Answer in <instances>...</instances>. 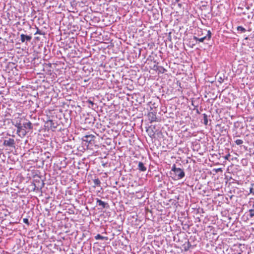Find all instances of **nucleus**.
Returning <instances> with one entry per match:
<instances>
[{
  "instance_id": "obj_6",
  "label": "nucleus",
  "mask_w": 254,
  "mask_h": 254,
  "mask_svg": "<svg viewBox=\"0 0 254 254\" xmlns=\"http://www.w3.org/2000/svg\"><path fill=\"white\" fill-rule=\"evenodd\" d=\"M96 137L93 134L86 135L83 137V140L89 143H92L95 139Z\"/></svg>"
},
{
  "instance_id": "obj_16",
  "label": "nucleus",
  "mask_w": 254,
  "mask_h": 254,
  "mask_svg": "<svg viewBox=\"0 0 254 254\" xmlns=\"http://www.w3.org/2000/svg\"><path fill=\"white\" fill-rule=\"evenodd\" d=\"M243 140L242 139H237L235 141V143L237 145H241L243 143Z\"/></svg>"
},
{
  "instance_id": "obj_10",
  "label": "nucleus",
  "mask_w": 254,
  "mask_h": 254,
  "mask_svg": "<svg viewBox=\"0 0 254 254\" xmlns=\"http://www.w3.org/2000/svg\"><path fill=\"white\" fill-rule=\"evenodd\" d=\"M31 39L32 37L31 36L25 35L24 34H21L20 35V40L22 43L29 42Z\"/></svg>"
},
{
  "instance_id": "obj_9",
  "label": "nucleus",
  "mask_w": 254,
  "mask_h": 254,
  "mask_svg": "<svg viewBox=\"0 0 254 254\" xmlns=\"http://www.w3.org/2000/svg\"><path fill=\"white\" fill-rule=\"evenodd\" d=\"M7 209L0 205V219H2L7 215Z\"/></svg>"
},
{
  "instance_id": "obj_14",
  "label": "nucleus",
  "mask_w": 254,
  "mask_h": 254,
  "mask_svg": "<svg viewBox=\"0 0 254 254\" xmlns=\"http://www.w3.org/2000/svg\"><path fill=\"white\" fill-rule=\"evenodd\" d=\"M95 238L96 240H107V237H103L100 234L97 235L95 237Z\"/></svg>"
},
{
  "instance_id": "obj_4",
  "label": "nucleus",
  "mask_w": 254,
  "mask_h": 254,
  "mask_svg": "<svg viewBox=\"0 0 254 254\" xmlns=\"http://www.w3.org/2000/svg\"><path fill=\"white\" fill-rule=\"evenodd\" d=\"M46 125L48 130L51 129L53 131L57 128L58 126L57 122L51 120H48L46 123Z\"/></svg>"
},
{
  "instance_id": "obj_19",
  "label": "nucleus",
  "mask_w": 254,
  "mask_h": 254,
  "mask_svg": "<svg viewBox=\"0 0 254 254\" xmlns=\"http://www.w3.org/2000/svg\"><path fill=\"white\" fill-rule=\"evenodd\" d=\"M36 34H39V35L42 34L41 31L38 29V28H37V31L35 33V35H36Z\"/></svg>"
},
{
  "instance_id": "obj_3",
  "label": "nucleus",
  "mask_w": 254,
  "mask_h": 254,
  "mask_svg": "<svg viewBox=\"0 0 254 254\" xmlns=\"http://www.w3.org/2000/svg\"><path fill=\"white\" fill-rule=\"evenodd\" d=\"M172 171L174 172L178 180L181 179L185 176V172L183 170L180 168H176L175 165L173 166Z\"/></svg>"
},
{
  "instance_id": "obj_12",
  "label": "nucleus",
  "mask_w": 254,
  "mask_h": 254,
  "mask_svg": "<svg viewBox=\"0 0 254 254\" xmlns=\"http://www.w3.org/2000/svg\"><path fill=\"white\" fill-rule=\"evenodd\" d=\"M94 183L93 187L95 188L97 186H100L101 184V182L98 178L95 179L93 180Z\"/></svg>"
},
{
  "instance_id": "obj_1",
  "label": "nucleus",
  "mask_w": 254,
  "mask_h": 254,
  "mask_svg": "<svg viewBox=\"0 0 254 254\" xmlns=\"http://www.w3.org/2000/svg\"><path fill=\"white\" fill-rule=\"evenodd\" d=\"M15 124L14 126L17 127V134L20 137H24L26 134L33 128L32 123L29 121H26L21 124L22 118L17 117L15 118Z\"/></svg>"
},
{
  "instance_id": "obj_13",
  "label": "nucleus",
  "mask_w": 254,
  "mask_h": 254,
  "mask_svg": "<svg viewBox=\"0 0 254 254\" xmlns=\"http://www.w3.org/2000/svg\"><path fill=\"white\" fill-rule=\"evenodd\" d=\"M97 202L99 205L102 206L103 208H105L106 205L107 204L105 202H104L102 200L99 199H97Z\"/></svg>"
},
{
  "instance_id": "obj_11",
  "label": "nucleus",
  "mask_w": 254,
  "mask_h": 254,
  "mask_svg": "<svg viewBox=\"0 0 254 254\" xmlns=\"http://www.w3.org/2000/svg\"><path fill=\"white\" fill-rule=\"evenodd\" d=\"M138 169L142 172H144L146 170V167L144 166L143 163L141 162H139L138 165Z\"/></svg>"
},
{
  "instance_id": "obj_2",
  "label": "nucleus",
  "mask_w": 254,
  "mask_h": 254,
  "mask_svg": "<svg viewBox=\"0 0 254 254\" xmlns=\"http://www.w3.org/2000/svg\"><path fill=\"white\" fill-rule=\"evenodd\" d=\"M207 34L205 36H201L202 35V31L203 30L201 29H197V35L198 37L194 36L193 39L196 41H199V42H203L204 40L206 39L207 40H209L211 38V33L209 30L206 31L205 30Z\"/></svg>"
},
{
  "instance_id": "obj_23",
  "label": "nucleus",
  "mask_w": 254,
  "mask_h": 254,
  "mask_svg": "<svg viewBox=\"0 0 254 254\" xmlns=\"http://www.w3.org/2000/svg\"><path fill=\"white\" fill-rule=\"evenodd\" d=\"M87 102L89 104H90V105H91L92 106H93L94 104V102L90 100H88Z\"/></svg>"
},
{
  "instance_id": "obj_7",
  "label": "nucleus",
  "mask_w": 254,
  "mask_h": 254,
  "mask_svg": "<svg viewBox=\"0 0 254 254\" xmlns=\"http://www.w3.org/2000/svg\"><path fill=\"white\" fill-rule=\"evenodd\" d=\"M3 144L6 146L14 147L15 141L13 138H9L7 140H4Z\"/></svg>"
},
{
  "instance_id": "obj_18",
  "label": "nucleus",
  "mask_w": 254,
  "mask_h": 254,
  "mask_svg": "<svg viewBox=\"0 0 254 254\" xmlns=\"http://www.w3.org/2000/svg\"><path fill=\"white\" fill-rule=\"evenodd\" d=\"M230 154L228 152V154L223 157V158L225 159V160H228V161H230V159H229V158L230 157Z\"/></svg>"
},
{
  "instance_id": "obj_22",
  "label": "nucleus",
  "mask_w": 254,
  "mask_h": 254,
  "mask_svg": "<svg viewBox=\"0 0 254 254\" xmlns=\"http://www.w3.org/2000/svg\"><path fill=\"white\" fill-rule=\"evenodd\" d=\"M253 190H254V188L253 187H251L250 188V192L254 194V192L253 191Z\"/></svg>"
},
{
  "instance_id": "obj_20",
  "label": "nucleus",
  "mask_w": 254,
  "mask_h": 254,
  "mask_svg": "<svg viewBox=\"0 0 254 254\" xmlns=\"http://www.w3.org/2000/svg\"><path fill=\"white\" fill-rule=\"evenodd\" d=\"M23 221L24 223L27 224V225H29V220L27 218H24L23 219Z\"/></svg>"
},
{
  "instance_id": "obj_21",
  "label": "nucleus",
  "mask_w": 254,
  "mask_h": 254,
  "mask_svg": "<svg viewBox=\"0 0 254 254\" xmlns=\"http://www.w3.org/2000/svg\"><path fill=\"white\" fill-rule=\"evenodd\" d=\"M215 171L216 173H217V172H222L223 170H222V168H219L215 169Z\"/></svg>"
},
{
  "instance_id": "obj_15",
  "label": "nucleus",
  "mask_w": 254,
  "mask_h": 254,
  "mask_svg": "<svg viewBox=\"0 0 254 254\" xmlns=\"http://www.w3.org/2000/svg\"><path fill=\"white\" fill-rule=\"evenodd\" d=\"M237 29L238 31H240L241 32H245L246 31V29L242 26H238Z\"/></svg>"
},
{
  "instance_id": "obj_5",
  "label": "nucleus",
  "mask_w": 254,
  "mask_h": 254,
  "mask_svg": "<svg viewBox=\"0 0 254 254\" xmlns=\"http://www.w3.org/2000/svg\"><path fill=\"white\" fill-rule=\"evenodd\" d=\"M249 204L251 208L249 209V216L251 218H253L254 217V198H250L249 201Z\"/></svg>"
},
{
  "instance_id": "obj_8",
  "label": "nucleus",
  "mask_w": 254,
  "mask_h": 254,
  "mask_svg": "<svg viewBox=\"0 0 254 254\" xmlns=\"http://www.w3.org/2000/svg\"><path fill=\"white\" fill-rule=\"evenodd\" d=\"M147 116L148 120L150 122V123L157 121L156 113L152 112H149L148 113Z\"/></svg>"
},
{
  "instance_id": "obj_17",
  "label": "nucleus",
  "mask_w": 254,
  "mask_h": 254,
  "mask_svg": "<svg viewBox=\"0 0 254 254\" xmlns=\"http://www.w3.org/2000/svg\"><path fill=\"white\" fill-rule=\"evenodd\" d=\"M204 123L205 125H207L208 123L207 116L206 114H203Z\"/></svg>"
}]
</instances>
